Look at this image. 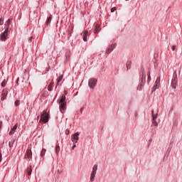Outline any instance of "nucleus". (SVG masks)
I'll list each match as a JSON object with an SVG mask.
<instances>
[{
    "label": "nucleus",
    "mask_w": 182,
    "mask_h": 182,
    "mask_svg": "<svg viewBox=\"0 0 182 182\" xmlns=\"http://www.w3.org/2000/svg\"><path fill=\"white\" fill-rule=\"evenodd\" d=\"M2 161V154H0V163Z\"/></svg>",
    "instance_id": "37"
},
{
    "label": "nucleus",
    "mask_w": 182,
    "mask_h": 182,
    "mask_svg": "<svg viewBox=\"0 0 182 182\" xmlns=\"http://www.w3.org/2000/svg\"><path fill=\"white\" fill-rule=\"evenodd\" d=\"M116 46H117V44L115 43H112L110 47H109L107 48V50H106V53L107 55H109V53H112V51L116 48Z\"/></svg>",
    "instance_id": "7"
},
{
    "label": "nucleus",
    "mask_w": 182,
    "mask_h": 182,
    "mask_svg": "<svg viewBox=\"0 0 182 182\" xmlns=\"http://www.w3.org/2000/svg\"><path fill=\"white\" fill-rule=\"evenodd\" d=\"M156 89H159V87H156V85H154L153 87H152V92H156Z\"/></svg>",
    "instance_id": "29"
},
{
    "label": "nucleus",
    "mask_w": 182,
    "mask_h": 182,
    "mask_svg": "<svg viewBox=\"0 0 182 182\" xmlns=\"http://www.w3.org/2000/svg\"><path fill=\"white\" fill-rule=\"evenodd\" d=\"M151 81V77L149 76L148 78H147L148 83H150Z\"/></svg>",
    "instance_id": "31"
},
{
    "label": "nucleus",
    "mask_w": 182,
    "mask_h": 182,
    "mask_svg": "<svg viewBox=\"0 0 182 182\" xmlns=\"http://www.w3.org/2000/svg\"><path fill=\"white\" fill-rule=\"evenodd\" d=\"M26 156L28 160H31L32 159V151L31 149H27Z\"/></svg>",
    "instance_id": "13"
},
{
    "label": "nucleus",
    "mask_w": 182,
    "mask_h": 182,
    "mask_svg": "<svg viewBox=\"0 0 182 182\" xmlns=\"http://www.w3.org/2000/svg\"><path fill=\"white\" fill-rule=\"evenodd\" d=\"M100 31V26L99 24H97L95 28L94 33L97 35V33H99Z\"/></svg>",
    "instance_id": "14"
},
{
    "label": "nucleus",
    "mask_w": 182,
    "mask_h": 182,
    "mask_svg": "<svg viewBox=\"0 0 182 182\" xmlns=\"http://www.w3.org/2000/svg\"><path fill=\"white\" fill-rule=\"evenodd\" d=\"M126 1H129V0H126Z\"/></svg>",
    "instance_id": "43"
},
{
    "label": "nucleus",
    "mask_w": 182,
    "mask_h": 182,
    "mask_svg": "<svg viewBox=\"0 0 182 182\" xmlns=\"http://www.w3.org/2000/svg\"><path fill=\"white\" fill-rule=\"evenodd\" d=\"M114 11H116V8L111 9V12H114Z\"/></svg>",
    "instance_id": "35"
},
{
    "label": "nucleus",
    "mask_w": 182,
    "mask_h": 182,
    "mask_svg": "<svg viewBox=\"0 0 182 182\" xmlns=\"http://www.w3.org/2000/svg\"><path fill=\"white\" fill-rule=\"evenodd\" d=\"M80 135V132H76L71 136V141L73 143H77V141L79 140V136Z\"/></svg>",
    "instance_id": "6"
},
{
    "label": "nucleus",
    "mask_w": 182,
    "mask_h": 182,
    "mask_svg": "<svg viewBox=\"0 0 182 182\" xmlns=\"http://www.w3.org/2000/svg\"><path fill=\"white\" fill-rule=\"evenodd\" d=\"M81 35H82V38H83V41L84 42H87V35H89V31H84Z\"/></svg>",
    "instance_id": "10"
},
{
    "label": "nucleus",
    "mask_w": 182,
    "mask_h": 182,
    "mask_svg": "<svg viewBox=\"0 0 182 182\" xmlns=\"http://www.w3.org/2000/svg\"><path fill=\"white\" fill-rule=\"evenodd\" d=\"M14 144H15V139H11L9 143V146L10 149H12L14 147Z\"/></svg>",
    "instance_id": "21"
},
{
    "label": "nucleus",
    "mask_w": 182,
    "mask_h": 182,
    "mask_svg": "<svg viewBox=\"0 0 182 182\" xmlns=\"http://www.w3.org/2000/svg\"><path fill=\"white\" fill-rule=\"evenodd\" d=\"M11 21H12V19L9 18L6 22V25L7 26L6 28H8V31H9V26L11 25Z\"/></svg>",
    "instance_id": "22"
},
{
    "label": "nucleus",
    "mask_w": 182,
    "mask_h": 182,
    "mask_svg": "<svg viewBox=\"0 0 182 182\" xmlns=\"http://www.w3.org/2000/svg\"><path fill=\"white\" fill-rule=\"evenodd\" d=\"M83 109H84L83 107H82V108L80 109V113H83Z\"/></svg>",
    "instance_id": "38"
},
{
    "label": "nucleus",
    "mask_w": 182,
    "mask_h": 182,
    "mask_svg": "<svg viewBox=\"0 0 182 182\" xmlns=\"http://www.w3.org/2000/svg\"><path fill=\"white\" fill-rule=\"evenodd\" d=\"M126 66H127V70H129V69L132 68V61L131 60H128L126 63Z\"/></svg>",
    "instance_id": "17"
},
{
    "label": "nucleus",
    "mask_w": 182,
    "mask_h": 182,
    "mask_svg": "<svg viewBox=\"0 0 182 182\" xmlns=\"http://www.w3.org/2000/svg\"><path fill=\"white\" fill-rule=\"evenodd\" d=\"M50 22H52V16H50L48 18H47V21L46 22V25L47 26H49V24L50 23Z\"/></svg>",
    "instance_id": "20"
},
{
    "label": "nucleus",
    "mask_w": 182,
    "mask_h": 182,
    "mask_svg": "<svg viewBox=\"0 0 182 182\" xmlns=\"http://www.w3.org/2000/svg\"><path fill=\"white\" fill-rule=\"evenodd\" d=\"M3 23H4V18H0V26H2Z\"/></svg>",
    "instance_id": "30"
},
{
    "label": "nucleus",
    "mask_w": 182,
    "mask_h": 182,
    "mask_svg": "<svg viewBox=\"0 0 182 182\" xmlns=\"http://www.w3.org/2000/svg\"><path fill=\"white\" fill-rule=\"evenodd\" d=\"M30 41H32V37L30 38Z\"/></svg>",
    "instance_id": "42"
},
{
    "label": "nucleus",
    "mask_w": 182,
    "mask_h": 182,
    "mask_svg": "<svg viewBox=\"0 0 182 182\" xmlns=\"http://www.w3.org/2000/svg\"><path fill=\"white\" fill-rule=\"evenodd\" d=\"M177 76L173 77L171 82V87H173V89H176L177 87Z\"/></svg>",
    "instance_id": "8"
},
{
    "label": "nucleus",
    "mask_w": 182,
    "mask_h": 182,
    "mask_svg": "<svg viewBox=\"0 0 182 182\" xmlns=\"http://www.w3.org/2000/svg\"><path fill=\"white\" fill-rule=\"evenodd\" d=\"M75 147H76V142H73V146L72 147L73 150H75Z\"/></svg>",
    "instance_id": "32"
},
{
    "label": "nucleus",
    "mask_w": 182,
    "mask_h": 182,
    "mask_svg": "<svg viewBox=\"0 0 182 182\" xmlns=\"http://www.w3.org/2000/svg\"><path fill=\"white\" fill-rule=\"evenodd\" d=\"M152 123L155 127H157L159 126V123H157V121L156 119H152Z\"/></svg>",
    "instance_id": "26"
},
{
    "label": "nucleus",
    "mask_w": 182,
    "mask_h": 182,
    "mask_svg": "<svg viewBox=\"0 0 182 182\" xmlns=\"http://www.w3.org/2000/svg\"><path fill=\"white\" fill-rule=\"evenodd\" d=\"M46 153V150L45 149V148H43L41 152V157H44L45 154Z\"/></svg>",
    "instance_id": "24"
},
{
    "label": "nucleus",
    "mask_w": 182,
    "mask_h": 182,
    "mask_svg": "<svg viewBox=\"0 0 182 182\" xmlns=\"http://www.w3.org/2000/svg\"><path fill=\"white\" fill-rule=\"evenodd\" d=\"M97 85V79L90 78L88 81V85L90 89H95V87Z\"/></svg>",
    "instance_id": "4"
},
{
    "label": "nucleus",
    "mask_w": 182,
    "mask_h": 182,
    "mask_svg": "<svg viewBox=\"0 0 182 182\" xmlns=\"http://www.w3.org/2000/svg\"><path fill=\"white\" fill-rule=\"evenodd\" d=\"M155 87H160V77H158L155 82Z\"/></svg>",
    "instance_id": "15"
},
{
    "label": "nucleus",
    "mask_w": 182,
    "mask_h": 182,
    "mask_svg": "<svg viewBox=\"0 0 182 182\" xmlns=\"http://www.w3.org/2000/svg\"><path fill=\"white\" fill-rule=\"evenodd\" d=\"M97 172V165H94L92 167V171L91 172L90 178L91 182L95 181V177L96 176Z\"/></svg>",
    "instance_id": "3"
},
{
    "label": "nucleus",
    "mask_w": 182,
    "mask_h": 182,
    "mask_svg": "<svg viewBox=\"0 0 182 182\" xmlns=\"http://www.w3.org/2000/svg\"><path fill=\"white\" fill-rule=\"evenodd\" d=\"M62 79H63V75H61L58 78V83H59V82H61Z\"/></svg>",
    "instance_id": "27"
},
{
    "label": "nucleus",
    "mask_w": 182,
    "mask_h": 182,
    "mask_svg": "<svg viewBox=\"0 0 182 182\" xmlns=\"http://www.w3.org/2000/svg\"><path fill=\"white\" fill-rule=\"evenodd\" d=\"M48 92H52L53 90V82H51L48 86Z\"/></svg>",
    "instance_id": "16"
},
{
    "label": "nucleus",
    "mask_w": 182,
    "mask_h": 182,
    "mask_svg": "<svg viewBox=\"0 0 182 182\" xmlns=\"http://www.w3.org/2000/svg\"><path fill=\"white\" fill-rule=\"evenodd\" d=\"M18 129V124H16L10 130L9 132V135L10 136H12V134H14L15 133V130Z\"/></svg>",
    "instance_id": "12"
},
{
    "label": "nucleus",
    "mask_w": 182,
    "mask_h": 182,
    "mask_svg": "<svg viewBox=\"0 0 182 182\" xmlns=\"http://www.w3.org/2000/svg\"><path fill=\"white\" fill-rule=\"evenodd\" d=\"M141 82L140 85H138L137 87V90H142L143 87H144V83H146V71L144 69L142 68H141Z\"/></svg>",
    "instance_id": "1"
},
{
    "label": "nucleus",
    "mask_w": 182,
    "mask_h": 182,
    "mask_svg": "<svg viewBox=\"0 0 182 182\" xmlns=\"http://www.w3.org/2000/svg\"><path fill=\"white\" fill-rule=\"evenodd\" d=\"M151 114H152V120H156V119H157V114H154V110L151 111Z\"/></svg>",
    "instance_id": "23"
},
{
    "label": "nucleus",
    "mask_w": 182,
    "mask_h": 182,
    "mask_svg": "<svg viewBox=\"0 0 182 182\" xmlns=\"http://www.w3.org/2000/svg\"><path fill=\"white\" fill-rule=\"evenodd\" d=\"M1 87H5L6 86V80H4L1 84Z\"/></svg>",
    "instance_id": "25"
},
{
    "label": "nucleus",
    "mask_w": 182,
    "mask_h": 182,
    "mask_svg": "<svg viewBox=\"0 0 182 182\" xmlns=\"http://www.w3.org/2000/svg\"><path fill=\"white\" fill-rule=\"evenodd\" d=\"M69 133H70V132L69 131V129H66L65 131V134H69Z\"/></svg>",
    "instance_id": "34"
},
{
    "label": "nucleus",
    "mask_w": 182,
    "mask_h": 182,
    "mask_svg": "<svg viewBox=\"0 0 182 182\" xmlns=\"http://www.w3.org/2000/svg\"><path fill=\"white\" fill-rule=\"evenodd\" d=\"M147 76H148V77L150 76V71H149V72L147 73Z\"/></svg>",
    "instance_id": "41"
},
{
    "label": "nucleus",
    "mask_w": 182,
    "mask_h": 182,
    "mask_svg": "<svg viewBox=\"0 0 182 182\" xmlns=\"http://www.w3.org/2000/svg\"><path fill=\"white\" fill-rule=\"evenodd\" d=\"M59 109L61 113H63V110H66V102L58 103Z\"/></svg>",
    "instance_id": "9"
},
{
    "label": "nucleus",
    "mask_w": 182,
    "mask_h": 182,
    "mask_svg": "<svg viewBox=\"0 0 182 182\" xmlns=\"http://www.w3.org/2000/svg\"><path fill=\"white\" fill-rule=\"evenodd\" d=\"M31 174H32V170L30 169V170H28V176H31Z\"/></svg>",
    "instance_id": "33"
},
{
    "label": "nucleus",
    "mask_w": 182,
    "mask_h": 182,
    "mask_svg": "<svg viewBox=\"0 0 182 182\" xmlns=\"http://www.w3.org/2000/svg\"><path fill=\"white\" fill-rule=\"evenodd\" d=\"M59 151H60V146H59V144H56L55 153H56L57 156H59Z\"/></svg>",
    "instance_id": "19"
},
{
    "label": "nucleus",
    "mask_w": 182,
    "mask_h": 182,
    "mask_svg": "<svg viewBox=\"0 0 182 182\" xmlns=\"http://www.w3.org/2000/svg\"><path fill=\"white\" fill-rule=\"evenodd\" d=\"M49 122V113L46 110H44L41 114L39 123H48Z\"/></svg>",
    "instance_id": "2"
},
{
    "label": "nucleus",
    "mask_w": 182,
    "mask_h": 182,
    "mask_svg": "<svg viewBox=\"0 0 182 182\" xmlns=\"http://www.w3.org/2000/svg\"><path fill=\"white\" fill-rule=\"evenodd\" d=\"M171 49H172V50H176V46H173Z\"/></svg>",
    "instance_id": "36"
},
{
    "label": "nucleus",
    "mask_w": 182,
    "mask_h": 182,
    "mask_svg": "<svg viewBox=\"0 0 182 182\" xmlns=\"http://www.w3.org/2000/svg\"><path fill=\"white\" fill-rule=\"evenodd\" d=\"M19 82V77L17 78L16 82L18 83Z\"/></svg>",
    "instance_id": "40"
},
{
    "label": "nucleus",
    "mask_w": 182,
    "mask_h": 182,
    "mask_svg": "<svg viewBox=\"0 0 182 182\" xmlns=\"http://www.w3.org/2000/svg\"><path fill=\"white\" fill-rule=\"evenodd\" d=\"M8 33H9V30H8V28H6L4 32L1 34L0 40L5 42L8 39Z\"/></svg>",
    "instance_id": "5"
},
{
    "label": "nucleus",
    "mask_w": 182,
    "mask_h": 182,
    "mask_svg": "<svg viewBox=\"0 0 182 182\" xmlns=\"http://www.w3.org/2000/svg\"><path fill=\"white\" fill-rule=\"evenodd\" d=\"M6 96H8V91L3 90L1 100L4 101L5 99H6Z\"/></svg>",
    "instance_id": "11"
},
{
    "label": "nucleus",
    "mask_w": 182,
    "mask_h": 182,
    "mask_svg": "<svg viewBox=\"0 0 182 182\" xmlns=\"http://www.w3.org/2000/svg\"><path fill=\"white\" fill-rule=\"evenodd\" d=\"M14 105H15V106H19V105H20L19 100H16V101L14 102Z\"/></svg>",
    "instance_id": "28"
},
{
    "label": "nucleus",
    "mask_w": 182,
    "mask_h": 182,
    "mask_svg": "<svg viewBox=\"0 0 182 182\" xmlns=\"http://www.w3.org/2000/svg\"><path fill=\"white\" fill-rule=\"evenodd\" d=\"M2 127V121H0V129Z\"/></svg>",
    "instance_id": "39"
},
{
    "label": "nucleus",
    "mask_w": 182,
    "mask_h": 182,
    "mask_svg": "<svg viewBox=\"0 0 182 182\" xmlns=\"http://www.w3.org/2000/svg\"><path fill=\"white\" fill-rule=\"evenodd\" d=\"M65 100H66V96L63 95L60 99L58 103H66Z\"/></svg>",
    "instance_id": "18"
}]
</instances>
